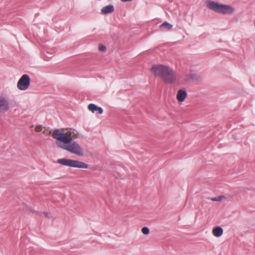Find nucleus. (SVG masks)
Segmentation results:
<instances>
[{"mask_svg": "<svg viewBox=\"0 0 255 255\" xmlns=\"http://www.w3.org/2000/svg\"><path fill=\"white\" fill-rule=\"evenodd\" d=\"M160 28L161 30H170L172 28L173 25L167 21L164 22L160 25Z\"/></svg>", "mask_w": 255, "mask_h": 255, "instance_id": "9b49d317", "label": "nucleus"}, {"mask_svg": "<svg viewBox=\"0 0 255 255\" xmlns=\"http://www.w3.org/2000/svg\"><path fill=\"white\" fill-rule=\"evenodd\" d=\"M76 135L75 131L70 129L65 133L61 132L59 129H55L53 131L52 136L54 138L60 141L56 142L57 145L61 148L67 150L72 153L83 156L84 150L76 141L73 140Z\"/></svg>", "mask_w": 255, "mask_h": 255, "instance_id": "f257e3e1", "label": "nucleus"}, {"mask_svg": "<svg viewBox=\"0 0 255 255\" xmlns=\"http://www.w3.org/2000/svg\"><path fill=\"white\" fill-rule=\"evenodd\" d=\"M190 78L194 81H199L201 79V75L197 73L192 72L190 74Z\"/></svg>", "mask_w": 255, "mask_h": 255, "instance_id": "f8f14e48", "label": "nucleus"}, {"mask_svg": "<svg viewBox=\"0 0 255 255\" xmlns=\"http://www.w3.org/2000/svg\"><path fill=\"white\" fill-rule=\"evenodd\" d=\"M88 109L92 113L97 112L99 114H102L103 112V109L101 107H98L94 104H89L88 106Z\"/></svg>", "mask_w": 255, "mask_h": 255, "instance_id": "0eeeda50", "label": "nucleus"}, {"mask_svg": "<svg viewBox=\"0 0 255 255\" xmlns=\"http://www.w3.org/2000/svg\"><path fill=\"white\" fill-rule=\"evenodd\" d=\"M207 7L211 10L223 14H231L235 11V8L231 6L219 3L212 0L207 1Z\"/></svg>", "mask_w": 255, "mask_h": 255, "instance_id": "7ed1b4c3", "label": "nucleus"}, {"mask_svg": "<svg viewBox=\"0 0 255 255\" xmlns=\"http://www.w3.org/2000/svg\"><path fill=\"white\" fill-rule=\"evenodd\" d=\"M224 198H225L224 196H219L218 197L212 198L211 199V200L213 201H220Z\"/></svg>", "mask_w": 255, "mask_h": 255, "instance_id": "ddd939ff", "label": "nucleus"}, {"mask_svg": "<svg viewBox=\"0 0 255 255\" xmlns=\"http://www.w3.org/2000/svg\"><path fill=\"white\" fill-rule=\"evenodd\" d=\"M187 96V93L185 90H179L177 94V99L180 102L184 101Z\"/></svg>", "mask_w": 255, "mask_h": 255, "instance_id": "6e6552de", "label": "nucleus"}, {"mask_svg": "<svg viewBox=\"0 0 255 255\" xmlns=\"http://www.w3.org/2000/svg\"><path fill=\"white\" fill-rule=\"evenodd\" d=\"M9 109V103L7 99L0 95V113H4Z\"/></svg>", "mask_w": 255, "mask_h": 255, "instance_id": "423d86ee", "label": "nucleus"}, {"mask_svg": "<svg viewBox=\"0 0 255 255\" xmlns=\"http://www.w3.org/2000/svg\"><path fill=\"white\" fill-rule=\"evenodd\" d=\"M57 162L58 163L61 164L63 165L71 167L79 168H87L88 167V165L87 164L82 161L73 159L60 158L58 159Z\"/></svg>", "mask_w": 255, "mask_h": 255, "instance_id": "20e7f679", "label": "nucleus"}, {"mask_svg": "<svg viewBox=\"0 0 255 255\" xmlns=\"http://www.w3.org/2000/svg\"><path fill=\"white\" fill-rule=\"evenodd\" d=\"M141 232L144 235H148L149 233V230L147 227H144L142 228Z\"/></svg>", "mask_w": 255, "mask_h": 255, "instance_id": "4468645a", "label": "nucleus"}, {"mask_svg": "<svg viewBox=\"0 0 255 255\" xmlns=\"http://www.w3.org/2000/svg\"><path fill=\"white\" fill-rule=\"evenodd\" d=\"M123 2H127V1H131L132 0H121Z\"/></svg>", "mask_w": 255, "mask_h": 255, "instance_id": "a211bd4d", "label": "nucleus"}, {"mask_svg": "<svg viewBox=\"0 0 255 255\" xmlns=\"http://www.w3.org/2000/svg\"><path fill=\"white\" fill-rule=\"evenodd\" d=\"M254 24H255V21H254Z\"/></svg>", "mask_w": 255, "mask_h": 255, "instance_id": "6ab92c4d", "label": "nucleus"}, {"mask_svg": "<svg viewBox=\"0 0 255 255\" xmlns=\"http://www.w3.org/2000/svg\"><path fill=\"white\" fill-rule=\"evenodd\" d=\"M223 233V230L221 227H217L213 229V234L214 236L217 237H219Z\"/></svg>", "mask_w": 255, "mask_h": 255, "instance_id": "9d476101", "label": "nucleus"}, {"mask_svg": "<svg viewBox=\"0 0 255 255\" xmlns=\"http://www.w3.org/2000/svg\"><path fill=\"white\" fill-rule=\"evenodd\" d=\"M99 48L101 51H105L106 49V46L103 45H100Z\"/></svg>", "mask_w": 255, "mask_h": 255, "instance_id": "dca6fc26", "label": "nucleus"}, {"mask_svg": "<svg viewBox=\"0 0 255 255\" xmlns=\"http://www.w3.org/2000/svg\"><path fill=\"white\" fill-rule=\"evenodd\" d=\"M30 84V78L27 74L23 75L19 79L17 87L18 89L22 91L27 90Z\"/></svg>", "mask_w": 255, "mask_h": 255, "instance_id": "39448f33", "label": "nucleus"}, {"mask_svg": "<svg viewBox=\"0 0 255 255\" xmlns=\"http://www.w3.org/2000/svg\"><path fill=\"white\" fill-rule=\"evenodd\" d=\"M114 11V7L113 5L110 4L102 8L101 12L102 13L106 14L113 12Z\"/></svg>", "mask_w": 255, "mask_h": 255, "instance_id": "1a4fd4ad", "label": "nucleus"}, {"mask_svg": "<svg viewBox=\"0 0 255 255\" xmlns=\"http://www.w3.org/2000/svg\"><path fill=\"white\" fill-rule=\"evenodd\" d=\"M43 213L45 217H47V218H51V216L48 212H44Z\"/></svg>", "mask_w": 255, "mask_h": 255, "instance_id": "f3484780", "label": "nucleus"}, {"mask_svg": "<svg viewBox=\"0 0 255 255\" xmlns=\"http://www.w3.org/2000/svg\"><path fill=\"white\" fill-rule=\"evenodd\" d=\"M42 129H43V127L41 125L37 126L35 128V130L37 132H40V131H42Z\"/></svg>", "mask_w": 255, "mask_h": 255, "instance_id": "2eb2a0df", "label": "nucleus"}, {"mask_svg": "<svg viewBox=\"0 0 255 255\" xmlns=\"http://www.w3.org/2000/svg\"><path fill=\"white\" fill-rule=\"evenodd\" d=\"M154 76L161 78L166 84H171L176 79V75L172 68L162 65H156L151 68Z\"/></svg>", "mask_w": 255, "mask_h": 255, "instance_id": "f03ea898", "label": "nucleus"}]
</instances>
